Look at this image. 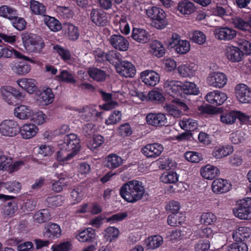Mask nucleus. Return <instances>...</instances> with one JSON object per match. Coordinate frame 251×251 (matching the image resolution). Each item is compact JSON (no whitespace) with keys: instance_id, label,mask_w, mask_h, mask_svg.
<instances>
[{"instance_id":"2","label":"nucleus","mask_w":251,"mask_h":251,"mask_svg":"<svg viewBox=\"0 0 251 251\" xmlns=\"http://www.w3.org/2000/svg\"><path fill=\"white\" fill-rule=\"evenodd\" d=\"M146 14L149 18L154 20L152 25L156 28L162 29L168 25L166 14L162 9L153 6L147 9Z\"/></svg>"},{"instance_id":"33","label":"nucleus","mask_w":251,"mask_h":251,"mask_svg":"<svg viewBox=\"0 0 251 251\" xmlns=\"http://www.w3.org/2000/svg\"><path fill=\"white\" fill-rule=\"evenodd\" d=\"M88 74L91 78L99 82L104 81L106 77L105 71L96 68H89Z\"/></svg>"},{"instance_id":"27","label":"nucleus","mask_w":251,"mask_h":251,"mask_svg":"<svg viewBox=\"0 0 251 251\" xmlns=\"http://www.w3.org/2000/svg\"><path fill=\"white\" fill-rule=\"evenodd\" d=\"M14 115L20 119L25 120L31 118L32 111L29 107L21 105L15 108Z\"/></svg>"},{"instance_id":"28","label":"nucleus","mask_w":251,"mask_h":251,"mask_svg":"<svg viewBox=\"0 0 251 251\" xmlns=\"http://www.w3.org/2000/svg\"><path fill=\"white\" fill-rule=\"evenodd\" d=\"M123 161L120 156L116 154H111L105 158V165L110 169H114L119 167Z\"/></svg>"},{"instance_id":"13","label":"nucleus","mask_w":251,"mask_h":251,"mask_svg":"<svg viewBox=\"0 0 251 251\" xmlns=\"http://www.w3.org/2000/svg\"><path fill=\"white\" fill-rule=\"evenodd\" d=\"M206 100L214 105H220L227 99L226 95L222 92L216 90L210 92L205 96Z\"/></svg>"},{"instance_id":"12","label":"nucleus","mask_w":251,"mask_h":251,"mask_svg":"<svg viewBox=\"0 0 251 251\" xmlns=\"http://www.w3.org/2000/svg\"><path fill=\"white\" fill-rule=\"evenodd\" d=\"M148 124L154 126H168L166 116L162 113H149L146 116Z\"/></svg>"},{"instance_id":"50","label":"nucleus","mask_w":251,"mask_h":251,"mask_svg":"<svg viewBox=\"0 0 251 251\" xmlns=\"http://www.w3.org/2000/svg\"><path fill=\"white\" fill-rule=\"evenodd\" d=\"M159 162L160 164L158 167L161 170H169L174 169L176 167V163L169 158H159Z\"/></svg>"},{"instance_id":"6","label":"nucleus","mask_w":251,"mask_h":251,"mask_svg":"<svg viewBox=\"0 0 251 251\" xmlns=\"http://www.w3.org/2000/svg\"><path fill=\"white\" fill-rule=\"evenodd\" d=\"M117 72L121 76L126 77H132L136 74L134 66L128 61L119 60L115 65Z\"/></svg>"},{"instance_id":"5","label":"nucleus","mask_w":251,"mask_h":251,"mask_svg":"<svg viewBox=\"0 0 251 251\" xmlns=\"http://www.w3.org/2000/svg\"><path fill=\"white\" fill-rule=\"evenodd\" d=\"M63 148L75 156L79 151L81 148L80 139L77 135L74 133L66 135L64 137Z\"/></svg>"},{"instance_id":"47","label":"nucleus","mask_w":251,"mask_h":251,"mask_svg":"<svg viewBox=\"0 0 251 251\" xmlns=\"http://www.w3.org/2000/svg\"><path fill=\"white\" fill-rule=\"evenodd\" d=\"M30 8L32 12L35 14L42 15L44 17L46 16L45 7L43 5V4L37 1H31Z\"/></svg>"},{"instance_id":"15","label":"nucleus","mask_w":251,"mask_h":251,"mask_svg":"<svg viewBox=\"0 0 251 251\" xmlns=\"http://www.w3.org/2000/svg\"><path fill=\"white\" fill-rule=\"evenodd\" d=\"M226 55L232 62H238L244 57V53L237 47L228 46L226 47Z\"/></svg>"},{"instance_id":"37","label":"nucleus","mask_w":251,"mask_h":251,"mask_svg":"<svg viewBox=\"0 0 251 251\" xmlns=\"http://www.w3.org/2000/svg\"><path fill=\"white\" fill-rule=\"evenodd\" d=\"M50 215L48 209H43L36 212L34 219L36 222L42 224L48 222L50 219Z\"/></svg>"},{"instance_id":"48","label":"nucleus","mask_w":251,"mask_h":251,"mask_svg":"<svg viewBox=\"0 0 251 251\" xmlns=\"http://www.w3.org/2000/svg\"><path fill=\"white\" fill-rule=\"evenodd\" d=\"M232 24L236 28L242 30H249L248 21H246L240 17H236L232 19Z\"/></svg>"},{"instance_id":"49","label":"nucleus","mask_w":251,"mask_h":251,"mask_svg":"<svg viewBox=\"0 0 251 251\" xmlns=\"http://www.w3.org/2000/svg\"><path fill=\"white\" fill-rule=\"evenodd\" d=\"M105 232L104 238L110 242L117 238L119 234V230L115 227H109L105 229Z\"/></svg>"},{"instance_id":"53","label":"nucleus","mask_w":251,"mask_h":251,"mask_svg":"<svg viewBox=\"0 0 251 251\" xmlns=\"http://www.w3.org/2000/svg\"><path fill=\"white\" fill-rule=\"evenodd\" d=\"M75 155L70 151L65 149H61L57 152L56 159L58 161H65L72 158Z\"/></svg>"},{"instance_id":"31","label":"nucleus","mask_w":251,"mask_h":251,"mask_svg":"<svg viewBox=\"0 0 251 251\" xmlns=\"http://www.w3.org/2000/svg\"><path fill=\"white\" fill-rule=\"evenodd\" d=\"M177 70L178 73L183 77H190L193 75L196 70V65L190 63L179 66Z\"/></svg>"},{"instance_id":"56","label":"nucleus","mask_w":251,"mask_h":251,"mask_svg":"<svg viewBox=\"0 0 251 251\" xmlns=\"http://www.w3.org/2000/svg\"><path fill=\"white\" fill-rule=\"evenodd\" d=\"M190 45L187 40H180L176 47V50L179 54H185L190 50Z\"/></svg>"},{"instance_id":"35","label":"nucleus","mask_w":251,"mask_h":251,"mask_svg":"<svg viewBox=\"0 0 251 251\" xmlns=\"http://www.w3.org/2000/svg\"><path fill=\"white\" fill-rule=\"evenodd\" d=\"M44 21L48 27L53 31H57L62 28L61 25L57 20L54 17L45 16Z\"/></svg>"},{"instance_id":"23","label":"nucleus","mask_w":251,"mask_h":251,"mask_svg":"<svg viewBox=\"0 0 251 251\" xmlns=\"http://www.w3.org/2000/svg\"><path fill=\"white\" fill-rule=\"evenodd\" d=\"M44 236L48 238H58L61 235V230L59 225L50 223L45 227Z\"/></svg>"},{"instance_id":"61","label":"nucleus","mask_w":251,"mask_h":251,"mask_svg":"<svg viewBox=\"0 0 251 251\" xmlns=\"http://www.w3.org/2000/svg\"><path fill=\"white\" fill-rule=\"evenodd\" d=\"M220 119L222 123L226 124H232L236 121L235 111L220 115Z\"/></svg>"},{"instance_id":"30","label":"nucleus","mask_w":251,"mask_h":251,"mask_svg":"<svg viewBox=\"0 0 251 251\" xmlns=\"http://www.w3.org/2000/svg\"><path fill=\"white\" fill-rule=\"evenodd\" d=\"M17 11L15 8L6 5L0 7V17L12 20L14 19V18H17Z\"/></svg>"},{"instance_id":"57","label":"nucleus","mask_w":251,"mask_h":251,"mask_svg":"<svg viewBox=\"0 0 251 251\" xmlns=\"http://www.w3.org/2000/svg\"><path fill=\"white\" fill-rule=\"evenodd\" d=\"M191 39L195 43L202 45L206 41L205 35L201 31L195 30L191 33Z\"/></svg>"},{"instance_id":"21","label":"nucleus","mask_w":251,"mask_h":251,"mask_svg":"<svg viewBox=\"0 0 251 251\" xmlns=\"http://www.w3.org/2000/svg\"><path fill=\"white\" fill-rule=\"evenodd\" d=\"M19 131L23 138L28 139L36 135L38 131V128L34 124H25L20 128L19 127Z\"/></svg>"},{"instance_id":"55","label":"nucleus","mask_w":251,"mask_h":251,"mask_svg":"<svg viewBox=\"0 0 251 251\" xmlns=\"http://www.w3.org/2000/svg\"><path fill=\"white\" fill-rule=\"evenodd\" d=\"M122 116L120 111L115 110L110 115L108 119L106 120L105 124L107 125L116 124L121 121Z\"/></svg>"},{"instance_id":"54","label":"nucleus","mask_w":251,"mask_h":251,"mask_svg":"<svg viewBox=\"0 0 251 251\" xmlns=\"http://www.w3.org/2000/svg\"><path fill=\"white\" fill-rule=\"evenodd\" d=\"M148 96L149 100L155 103L162 102L165 100L162 93L157 90H152L150 91Z\"/></svg>"},{"instance_id":"41","label":"nucleus","mask_w":251,"mask_h":251,"mask_svg":"<svg viewBox=\"0 0 251 251\" xmlns=\"http://www.w3.org/2000/svg\"><path fill=\"white\" fill-rule=\"evenodd\" d=\"M234 215L240 219H251V210L241 207L239 205L237 208L233 209Z\"/></svg>"},{"instance_id":"1","label":"nucleus","mask_w":251,"mask_h":251,"mask_svg":"<svg viewBox=\"0 0 251 251\" xmlns=\"http://www.w3.org/2000/svg\"><path fill=\"white\" fill-rule=\"evenodd\" d=\"M120 193L125 201L134 203L142 198L145 194V189L141 182L131 180L121 187Z\"/></svg>"},{"instance_id":"58","label":"nucleus","mask_w":251,"mask_h":251,"mask_svg":"<svg viewBox=\"0 0 251 251\" xmlns=\"http://www.w3.org/2000/svg\"><path fill=\"white\" fill-rule=\"evenodd\" d=\"M235 242L228 247L227 251H248V248L246 243L244 242Z\"/></svg>"},{"instance_id":"46","label":"nucleus","mask_w":251,"mask_h":251,"mask_svg":"<svg viewBox=\"0 0 251 251\" xmlns=\"http://www.w3.org/2000/svg\"><path fill=\"white\" fill-rule=\"evenodd\" d=\"M182 93L186 95H197L199 90L197 88L196 85L194 83L186 82L185 83H182Z\"/></svg>"},{"instance_id":"26","label":"nucleus","mask_w":251,"mask_h":251,"mask_svg":"<svg viewBox=\"0 0 251 251\" xmlns=\"http://www.w3.org/2000/svg\"><path fill=\"white\" fill-rule=\"evenodd\" d=\"M250 235V229L244 226L239 227L232 233V237L235 241L244 242Z\"/></svg>"},{"instance_id":"7","label":"nucleus","mask_w":251,"mask_h":251,"mask_svg":"<svg viewBox=\"0 0 251 251\" xmlns=\"http://www.w3.org/2000/svg\"><path fill=\"white\" fill-rule=\"evenodd\" d=\"M19 132V127L16 122L12 120H6L0 124V132L3 135L15 136Z\"/></svg>"},{"instance_id":"20","label":"nucleus","mask_w":251,"mask_h":251,"mask_svg":"<svg viewBox=\"0 0 251 251\" xmlns=\"http://www.w3.org/2000/svg\"><path fill=\"white\" fill-rule=\"evenodd\" d=\"M231 185L226 179H217L212 183L213 191L216 194H222L228 191Z\"/></svg>"},{"instance_id":"25","label":"nucleus","mask_w":251,"mask_h":251,"mask_svg":"<svg viewBox=\"0 0 251 251\" xmlns=\"http://www.w3.org/2000/svg\"><path fill=\"white\" fill-rule=\"evenodd\" d=\"M132 38L138 43L144 44L150 40V35L144 29L133 28L131 35Z\"/></svg>"},{"instance_id":"16","label":"nucleus","mask_w":251,"mask_h":251,"mask_svg":"<svg viewBox=\"0 0 251 251\" xmlns=\"http://www.w3.org/2000/svg\"><path fill=\"white\" fill-rule=\"evenodd\" d=\"M109 41L111 45L116 49L121 51H126L128 49V42L121 35L114 34L112 35Z\"/></svg>"},{"instance_id":"18","label":"nucleus","mask_w":251,"mask_h":251,"mask_svg":"<svg viewBox=\"0 0 251 251\" xmlns=\"http://www.w3.org/2000/svg\"><path fill=\"white\" fill-rule=\"evenodd\" d=\"M19 59H23L24 60L28 61L30 62H34V61L28 57L23 55L21 52L13 49L1 46L0 49V58H11L13 55Z\"/></svg>"},{"instance_id":"63","label":"nucleus","mask_w":251,"mask_h":251,"mask_svg":"<svg viewBox=\"0 0 251 251\" xmlns=\"http://www.w3.org/2000/svg\"><path fill=\"white\" fill-rule=\"evenodd\" d=\"M40 97L46 104H49L52 102L54 98V95L52 93L51 89L48 88L41 93Z\"/></svg>"},{"instance_id":"34","label":"nucleus","mask_w":251,"mask_h":251,"mask_svg":"<svg viewBox=\"0 0 251 251\" xmlns=\"http://www.w3.org/2000/svg\"><path fill=\"white\" fill-rule=\"evenodd\" d=\"M95 237V230L90 228L85 229L75 235L77 239L82 242H91Z\"/></svg>"},{"instance_id":"59","label":"nucleus","mask_w":251,"mask_h":251,"mask_svg":"<svg viewBox=\"0 0 251 251\" xmlns=\"http://www.w3.org/2000/svg\"><path fill=\"white\" fill-rule=\"evenodd\" d=\"M216 221V216L211 212L203 213L201 215L200 219L201 224L205 225H211Z\"/></svg>"},{"instance_id":"45","label":"nucleus","mask_w":251,"mask_h":251,"mask_svg":"<svg viewBox=\"0 0 251 251\" xmlns=\"http://www.w3.org/2000/svg\"><path fill=\"white\" fill-rule=\"evenodd\" d=\"M13 71L16 74L19 75H24L28 73L31 70L30 66L26 62H20L19 64L15 66Z\"/></svg>"},{"instance_id":"9","label":"nucleus","mask_w":251,"mask_h":251,"mask_svg":"<svg viewBox=\"0 0 251 251\" xmlns=\"http://www.w3.org/2000/svg\"><path fill=\"white\" fill-rule=\"evenodd\" d=\"M236 96L239 101L243 103L251 102V89L244 84H239L235 87Z\"/></svg>"},{"instance_id":"38","label":"nucleus","mask_w":251,"mask_h":251,"mask_svg":"<svg viewBox=\"0 0 251 251\" xmlns=\"http://www.w3.org/2000/svg\"><path fill=\"white\" fill-rule=\"evenodd\" d=\"M181 128L187 131H193L198 127V124L192 119H184L179 121Z\"/></svg>"},{"instance_id":"60","label":"nucleus","mask_w":251,"mask_h":251,"mask_svg":"<svg viewBox=\"0 0 251 251\" xmlns=\"http://www.w3.org/2000/svg\"><path fill=\"white\" fill-rule=\"evenodd\" d=\"M58 180H55L52 184V189L56 192H61L64 187L66 186V182L64 178L62 177V175H59Z\"/></svg>"},{"instance_id":"40","label":"nucleus","mask_w":251,"mask_h":251,"mask_svg":"<svg viewBox=\"0 0 251 251\" xmlns=\"http://www.w3.org/2000/svg\"><path fill=\"white\" fill-rule=\"evenodd\" d=\"M165 183H175L178 181V176L175 172L170 171L164 172L160 178Z\"/></svg>"},{"instance_id":"3","label":"nucleus","mask_w":251,"mask_h":251,"mask_svg":"<svg viewBox=\"0 0 251 251\" xmlns=\"http://www.w3.org/2000/svg\"><path fill=\"white\" fill-rule=\"evenodd\" d=\"M0 93L3 99L11 105L16 104L18 100H21L25 97L22 93L10 86H2L0 89Z\"/></svg>"},{"instance_id":"11","label":"nucleus","mask_w":251,"mask_h":251,"mask_svg":"<svg viewBox=\"0 0 251 251\" xmlns=\"http://www.w3.org/2000/svg\"><path fill=\"white\" fill-rule=\"evenodd\" d=\"M214 34L216 38L220 40L229 41L236 35V31L228 27H219L215 29Z\"/></svg>"},{"instance_id":"44","label":"nucleus","mask_w":251,"mask_h":251,"mask_svg":"<svg viewBox=\"0 0 251 251\" xmlns=\"http://www.w3.org/2000/svg\"><path fill=\"white\" fill-rule=\"evenodd\" d=\"M163 242L162 238L158 235L149 237L146 240L147 247L151 249H154L161 245Z\"/></svg>"},{"instance_id":"32","label":"nucleus","mask_w":251,"mask_h":251,"mask_svg":"<svg viewBox=\"0 0 251 251\" xmlns=\"http://www.w3.org/2000/svg\"><path fill=\"white\" fill-rule=\"evenodd\" d=\"M63 28L70 40H76L78 39L79 33L77 27L71 23H65L64 24Z\"/></svg>"},{"instance_id":"19","label":"nucleus","mask_w":251,"mask_h":251,"mask_svg":"<svg viewBox=\"0 0 251 251\" xmlns=\"http://www.w3.org/2000/svg\"><path fill=\"white\" fill-rule=\"evenodd\" d=\"M165 87L168 94L173 96L182 93V82L176 80H168L165 84Z\"/></svg>"},{"instance_id":"22","label":"nucleus","mask_w":251,"mask_h":251,"mask_svg":"<svg viewBox=\"0 0 251 251\" xmlns=\"http://www.w3.org/2000/svg\"><path fill=\"white\" fill-rule=\"evenodd\" d=\"M196 7L194 4L188 0H181L179 1L177 9L183 15H189L194 13Z\"/></svg>"},{"instance_id":"17","label":"nucleus","mask_w":251,"mask_h":251,"mask_svg":"<svg viewBox=\"0 0 251 251\" xmlns=\"http://www.w3.org/2000/svg\"><path fill=\"white\" fill-rule=\"evenodd\" d=\"M142 81L146 85L154 86L159 81V75L152 70H146L141 73Z\"/></svg>"},{"instance_id":"36","label":"nucleus","mask_w":251,"mask_h":251,"mask_svg":"<svg viewBox=\"0 0 251 251\" xmlns=\"http://www.w3.org/2000/svg\"><path fill=\"white\" fill-rule=\"evenodd\" d=\"M151 53L158 57H161L165 54V50L161 43L157 41L154 40L151 44Z\"/></svg>"},{"instance_id":"39","label":"nucleus","mask_w":251,"mask_h":251,"mask_svg":"<svg viewBox=\"0 0 251 251\" xmlns=\"http://www.w3.org/2000/svg\"><path fill=\"white\" fill-rule=\"evenodd\" d=\"M233 151L232 147L227 146L216 149L213 152V155L217 158H221L231 153Z\"/></svg>"},{"instance_id":"24","label":"nucleus","mask_w":251,"mask_h":251,"mask_svg":"<svg viewBox=\"0 0 251 251\" xmlns=\"http://www.w3.org/2000/svg\"><path fill=\"white\" fill-rule=\"evenodd\" d=\"M220 174L219 169L210 164L207 165L201 169V176L207 179H212Z\"/></svg>"},{"instance_id":"4","label":"nucleus","mask_w":251,"mask_h":251,"mask_svg":"<svg viewBox=\"0 0 251 251\" xmlns=\"http://www.w3.org/2000/svg\"><path fill=\"white\" fill-rule=\"evenodd\" d=\"M22 40L26 50L35 53L42 52L45 44L41 39L34 38L33 35H25Z\"/></svg>"},{"instance_id":"62","label":"nucleus","mask_w":251,"mask_h":251,"mask_svg":"<svg viewBox=\"0 0 251 251\" xmlns=\"http://www.w3.org/2000/svg\"><path fill=\"white\" fill-rule=\"evenodd\" d=\"M53 49L63 60H68L70 59L71 54L67 49H65L58 45L54 46Z\"/></svg>"},{"instance_id":"8","label":"nucleus","mask_w":251,"mask_h":251,"mask_svg":"<svg viewBox=\"0 0 251 251\" xmlns=\"http://www.w3.org/2000/svg\"><path fill=\"white\" fill-rule=\"evenodd\" d=\"M164 150L163 146L159 143L149 144L143 147L141 152L148 158H156L159 156Z\"/></svg>"},{"instance_id":"43","label":"nucleus","mask_w":251,"mask_h":251,"mask_svg":"<svg viewBox=\"0 0 251 251\" xmlns=\"http://www.w3.org/2000/svg\"><path fill=\"white\" fill-rule=\"evenodd\" d=\"M100 7L105 10L111 9L113 5L122 3L124 0H97Z\"/></svg>"},{"instance_id":"29","label":"nucleus","mask_w":251,"mask_h":251,"mask_svg":"<svg viewBox=\"0 0 251 251\" xmlns=\"http://www.w3.org/2000/svg\"><path fill=\"white\" fill-rule=\"evenodd\" d=\"M18 84L29 94H32L37 89L36 81L33 79H21L19 81Z\"/></svg>"},{"instance_id":"51","label":"nucleus","mask_w":251,"mask_h":251,"mask_svg":"<svg viewBox=\"0 0 251 251\" xmlns=\"http://www.w3.org/2000/svg\"><path fill=\"white\" fill-rule=\"evenodd\" d=\"M238 48L241 49V50L244 53V55H250L251 54V43L244 39H239L237 41Z\"/></svg>"},{"instance_id":"64","label":"nucleus","mask_w":251,"mask_h":251,"mask_svg":"<svg viewBox=\"0 0 251 251\" xmlns=\"http://www.w3.org/2000/svg\"><path fill=\"white\" fill-rule=\"evenodd\" d=\"M72 245L69 241L64 242L60 244L51 247L52 251H70L72 249Z\"/></svg>"},{"instance_id":"10","label":"nucleus","mask_w":251,"mask_h":251,"mask_svg":"<svg viewBox=\"0 0 251 251\" xmlns=\"http://www.w3.org/2000/svg\"><path fill=\"white\" fill-rule=\"evenodd\" d=\"M227 80L226 75L220 72L211 73L207 77V82L209 86L219 88L226 84Z\"/></svg>"},{"instance_id":"14","label":"nucleus","mask_w":251,"mask_h":251,"mask_svg":"<svg viewBox=\"0 0 251 251\" xmlns=\"http://www.w3.org/2000/svg\"><path fill=\"white\" fill-rule=\"evenodd\" d=\"M91 21L96 25L100 26H104L108 23L106 14L100 10L93 9L90 13Z\"/></svg>"},{"instance_id":"52","label":"nucleus","mask_w":251,"mask_h":251,"mask_svg":"<svg viewBox=\"0 0 251 251\" xmlns=\"http://www.w3.org/2000/svg\"><path fill=\"white\" fill-rule=\"evenodd\" d=\"M58 77L66 83L74 84L76 82L74 75L67 70L62 71Z\"/></svg>"},{"instance_id":"42","label":"nucleus","mask_w":251,"mask_h":251,"mask_svg":"<svg viewBox=\"0 0 251 251\" xmlns=\"http://www.w3.org/2000/svg\"><path fill=\"white\" fill-rule=\"evenodd\" d=\"M64 201V197L61 195H57L48 197L46 200V202L48 207H53L61 205Z\"/></svg>"}]
</instances>
